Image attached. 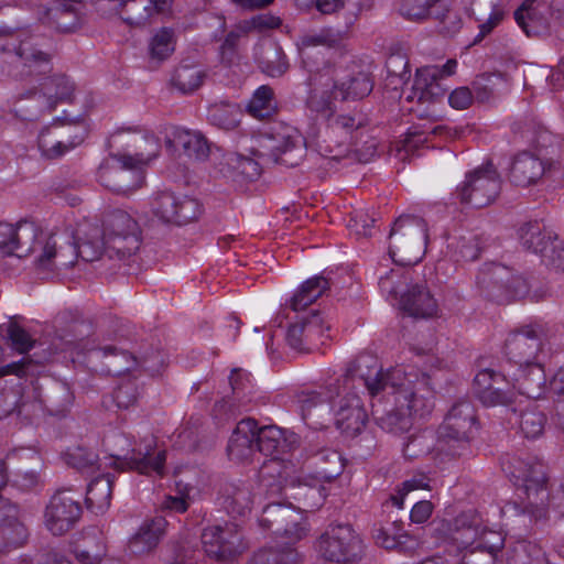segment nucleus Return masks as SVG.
<instances>
[{
  "label": "nucleus",
  "mask_w": 564,
  "mask_h": 564,
  "mask_svg": "<svg viewBox=\"0 0 564 564\" xmlns=\"http://www.w3.org/2000/svg\"><path fill=\"white\" fill-rule=\"evenodd\" d=\"M392 398L393 408L379 415L372 411L377 424L386 432L401 435L409 432L414 417H423L434 408V390L426 373L414 375L402 387L382 395Z\"/></svg>",
  "instance_id": "f257e3e1"
},
{
  "label": "nucleus",
  "mask_w": 564,
  "mask_h": 564,
  "mask_svg": "<svg viewBox=\"0 0 564 564\" xmlns=\"http://www.w3.org/2000/svg\"><path fill=\"white\" fill-rule=\"evenodd\" d=\"M502 467L516 487L517 500L509 506L535 520L544 518L550 499L546 467L532 456H508Z\"/></svg>",
  "instance_id": "f03ea898"
},
{
  "label": "nucleus",
  "mask_w": 564,
  "mask_h": 564,
  "mask_svg": "<svg viewBox=\"0 0 564 564\" xmlns=\"http://www.w3.org/2000/svg\"><path fill=\"white\" fill-rule=\"evenodd\" d=\"M305 141L301 133L293 128H284L281 132L268 137L262 148L268 152L253 150L254 158L235 155L230 165L245 180H257L262 171V163L272 160L288 167L297 166L304 158Z\"/></svg>",
  "instance_id": "7ed1b4c3"
},
{
  "label": "nucleus",
  "mask_w": 564,
  "mask_h": 564,
  "mask_svg": "<svg viewBox=\"0 0 564 564\" xmlns=\"http://www.w3.org/2000/svg\"><path fill=\"white\" fill-rule=\"evenodd\" d=\"M477 425L474 404L466 399L457 400L447 411L437 429L435 451L442 460L459 458L469 452Z\"/></svg>",
  "instance_id": "20e7f679"
},
{
  "label": "nucleus",
  "mask_w": 564,
  "mask_h": 564,
  "mask_svg": "<svg viewBox=\"0 0 564 564\" xmlns=\"http://www.w3.org/2000/svg\"><path fill=\"white\" fill-rule=\"evenodd\" d=\"M138 143H147V152L130 155L113 154L112 163H107L99 170V182L102 186L118 194H128L140 188L144 181L143 166L159 155L160 143L152 137H139Z\"/></svg>",
  "instance_id": "39448f33"
},
{
  "label": "nucleus",
  "mask_w": 564,
  "mask_h": 564,
  "mask_svg": "<svg viewBox=\"0 0 564 564\" xmlns=\"http://www.w3.org/2000/svg\"><path fill=\"white\" fill-rule=\"evenodd\" d=\"M422 372H405L402 368L383 369L376 356L364 352L360 354L347 368L346 375L340 379V386L344 391L348 389L349 381H359L372 398L383 395L390 391H395L402 387L404 381L413 379L414 375Z\"/></svg>",
  "instance_id": "423d86ee"
},
{
  "label": "nucleus",
  "mask_w": 564,
  "mask_h": 564,
  "mask_svg": "<svg viewBox=\"0 0 564 564\" xmlns=\"http://www.w3.org/2000/svg\"><path fill=\"white\" fill-rule=\"evenodd\" d=\"M427 238V224L423 218L402 215L390 230L389 254L397 264H416L425 254Z\"/></svg>",
  "instance_id": "0eeeda50"
},
{
  "label": "nucleus",
  "mask_w": 564,
  "mask_h": 564,
  "mask_svg": "<svg viewBox=\"0 0 564 564\" xmlns=\"http://www.w3.org/2000/svg\"><path fill=\"white\" fill-rule=\"evenodd\" d=\"M52 43L47 51L37 50V110L50 115L58 105L73 102L75 84L63 73L53 72L51 59L55 53Z\"/></svg>",
  "instance_id": "6e6552de"
},
{
  "label": "nucleus",
  "mask_w": 564,
  "mask_h": 564,
  "mask_svg": "<svg viewBox=\"0 0 564 564\" xmlns=\"http://www.w3.org/2000/svg\"><path fill=\"white\" fill-rule=\"evenodd\" d=\"M102 237L107 243L109 259L128 261L140 248L138 223L124 210L107 213L102 220Z\"/></svg>",
  "instance_id": "1a4fd4ad"
},
{
  "label": "nucleus",
  "mask_w": 564,
  "mask_h": 564,
  "mask_svg": "<svg viewBox=\"0 0 564 564\" xmlns=\"http://www.w3.org/2000/svg\"><path fill=\"white\" fill-rule=\"evenodd\" d=\"M74 264L75 249L67 235L48 232L37 237V280L53 281Z\"/></svg>",
  "instance_id": "9d476101"
},
{
  "label": "nucleus",
  "mask_w": 564,
  "mask_h": 564,
  "mask_svg": "<svg viewBox=\"0 0 564 564\" xmlns=\"http://www.w3.org/2000/svg\"><path fill=\"white\" fill-rule=\"evenodd\" d=\"M323 558L337 564H352L364 555V542L350 524L330 527L317 541Z\"/></svg>",
  "instance_id": "9b49d317"
},
{
  "label": "nucleus",
  "mask_w": 564,
  "mask_h": 564,
  "mask_svg": "<svg viewBox=\"0 0 564 564\" xmlns=\"http://www.w3.org/2000/svg\"><path fill=\"white\" fill-rule=\"evenodd\" d=\"M500 189V175L492 163L488 162L466 174L456 188V195L460 203L482 208L497 198Z\"/></svg>",
  "instance_id": "f8f14e48"
},
{
  "label": "nucleus",
  "mask_w": 564,
  "mask_h": 564,
  "mask_svg": "<svg viewBox=\"0 0 564 564\" xmlns=\"http://www.w3.org/2000/svg\"><path fill=\"white\" fill-rule=\"evenodd\" d=\"M79 0H37V35L53 40L54 33L78 30L82 15L72 4Z\"/></svg>",
  "instance_id": "ddd939ff"
},
{
  "label": "nucleus",
  "mask_w": 564,
  "mask_h": 564,
  "mask_svg": "<svg viewBox=\"0 0 564 564\" xmlns=\"http://www.w3.org/2000/svg\"><path fill=\"white\" fill-rule=\"evenodd\" d=\"M478 284L486 296L498 303L524 299L529 294V283L521 275H514L501 264H490L478 276Z\"/></svg>",
  "instance_id": "4468645a"
},
{
  "label": "nucleus",
  "mask_w": 564,
  "mask_h": 564,
  "mask_svg": "<svg viewBox=\"0 0 564 564\" xmlns=\"http://www.w3.org/2000/svg\"><path fill=\"white\" fill-rule=\"evenodd\" d=\"M259 524L264 531L286 538L289 542L296 543L306 534L304 516L292 505L269 503L259 518Z\"/></svg>",
  "instance_id": "2eb2a0df"
},
{
  "label": "nucleus",
  "mask_w": 564,
  "mask_h": 564,
  "mask_svg": "<svg viewBox=\"0 0 564 564\" xmlns=\"http://www.w3.org/2000/svg\"><path fill=\"white\" fill-rule=\"evenodd\" d=\"M82 513V506L70 495V491L58 490L52 496L45 508L43 523L53 535L61 536L76 525Z\"/></svg>",
  "instance_id": "dca6fc26"
},
{
  "label": "nucleus",
  "mask_w": 564,
  "mask_h": 564,
  "mask_svg": "<svg viewBox=\"0 0 564 564\" xmlns=\"http://www.w3.org/2000/svg\"><path fill=\"white\" fill-rule=\"evenodd\" d=\"M152 210L163 223L183 226L199 217L202 205L187 195L161 192L152 200Z\"/></svg>",
  "instance_id": "f3484780"
},
{
  "label": "nucleus",
  "mask_w": 564,
  "mask_h": 564,
  "mask_svg": "<svg viewBox=\"0 0 564 564\" xmlns=\"http://www.w3.org/2000/svg\"><path fill=\"white\" fill-rule=\"evenodd\" d=\"M340 379L316 390H303L295 395V402L301 412L303 421L307 425H322L324 414L333 410L336 399L340 395Z\"/></svg>",
  "instance_id": "a211bd4d"
},
{
  "label": "nucleus",
  "mask_w": 564,
  "mask_h": 564,
  "mask_svg": "<svg viewBox=\"0 0 564 564\" xmlns=\"http://www.w3.org/2000/svg\"><path fill=\"white\" fill-rule=\"evenodd\" d=\"M200 539L206 554L217 560L232 558L246 547L236 523L208 527L203 530Z\"/></svg>",
  "instance_id": "6ab92c4d"
},
{
  "label": "nucleus",
  "mask_w": 564,
  "mask_h": 564,
  "mask_svg": "<svg viewBox=\"0 0 564 564\" xmlns=\"http://www.w3.org/2000/svg\"><path fill=\"white\" fill-rule=\"evenodd\" d=\"M514 20L528 36L550 35L557 24L564 25L551 17L550 3L544 0H524L514 11Z\"/></svg>",
  "instance_id": "aec40b11"
},
{
  "label": "nucleus",
  "mask_w": 564,
  "mask_h": 564,
  "mask_svg": "<svg viewBox=\"0 0 564 564\" xmlns=\"http://www.w3.org/2000/svg\"><path fill=\"white\" fill-rule=\"evenodd\" d=\"M164 141L171 153L191 160L205 161L210 153V143L200 131L171 127L166 129Z\"/></svg>",
  "instance_id": "412c9836"
},
{
  "label": "nucleus",
  "mask_w": 564,
  "mask_h": 564,
  "mask_svg": "<svg viewBox=\"0 0 564 564\" xmlns=\"http://www.w3.org/2000/svg\"><path fill=\"white\" fill-rule=\"evenodd\" d=\"M254 436L257 451L265 456L272 457L261 469L262 480L276 471L279 480L275 491L279 492L281 490L282 480H285L288 476L286 473H282L280 462L281 448L285 442L283 431L274 425L262 426L260 429L256 425Z\"/></svg>",
  "instance_id": "4be33fe9"
},
{
  "label": "nucleus",
  "mask_w": 564,
  "mask_h": 564,
  "mask_svg": "<svg viewBox=\"0 0 564 564\" xmlns=\"http://www.w3.org/2000/svg\"><path fill=\"white\" fill-rule=\"evenodd\" d=\"M474 392L485 406L510 405L514 397L506 377L491 369H484L476 375Z\"/></svg>",
  "instance_id": "5701e85b"
},
{
  "label": "nucleus",
  "mask_w": 564,
  "mask_h": 564,
  "mask_svg": "<svg viewBox=\"0 0 564 564\" xmlns=\"http://www.w3.org/2000/svg\"><path fill=\"white\" fill-rule=\"evenodd\" d=\"M306 451L305 466L315 481L330 482L341 475L345 465L341 455L337 451L318 447L314 444H310Z\"/></svg>",
  "instance_id": "b1692460"
},
{
  "label": "nucleus",
  "mask_w": 564,
  "mask_h": 564,
  "mask_svg": "<svg viewBox=\"0 0 564 564\" xmlns=\"http://www.w3.org/2000/svg\"><path fill=\"white\" fill-rule=\"evenodd\" d=\"M343 391L340 389L332 411L335 412L338 429L348 436H356L364 430L368 415L356 393L346 392L343 395Z\"/></svg>",
  "instance_id": "393cba45"
},
{
  "label": "nucleus",
  "mask_w": 564,
  "mask_h": 564,
  "mask_svg": "<svg viewBox=\"0 0 564 564\" xmlns=\"http://www.w3.org/2000/svg\"><path fill=\"white\" fill-rule=\"evenodd\" d=\"M505 347L509 359L522 367L536 359L542 348V334L531 326H524L509 334Z\"/></svg>",
  "instance_id": "a878e982"
},
{
  "label": "nucleus",
  "mask_w": 564,
  "mask_h": 564,
  "mask_svg": "<svg viewBox=\"0 0 564 564\" xmlns=\"http://www.w3.org/2000/svg\"><path fill=\"white\" fill-rule=\"evenodd\" d=\"M95 360H100L102 367L100 372L120 376L124 372L131 371L135 367H141L144 371L153 372L154 369L147 365L144 358L138 359L124 349H119L116 346H105L95 350L91 355Z\"/></svg>",
  "instance_id": "bb28decb"
},
{
  "label": "nucleus",
  "mask_w": 564,
  "mask_h": 564,
  "mask_svg": "<svg viewBox=\"0 0 564 564\" xmlns=\"http://www.w3.org/2000/svg\"><path fill=\"white\" fill-rule=\"evenodd\" d=\"M505 540L501 532L482 529L478 543L462 552L459 564H496Z\"/></svg>",
  "instance_id": "cd10ccee"
},
{
  "label": "nucleus",
  "mask_w": 564,
  "mask_h": 564,
  "mask_svg": "<svg viewBox=\"0 0 564 564\" xmlns=\"http://www.w3.org/2000/svg\"><path fill=\"white\" fill-rule=\"evenodd\" d=\"M440 70L435 67H422L416 70L415 79L410 94L405 99L410 102L416 100L419 104H433L446 94L442 79L437 78Z\"/></svg>",
  "instance_id": "c85d7f7f"
},
{
  "label": "nucleus",
  "mask_w": 564,
  "mask_h": 564,
  "mask_svg": "<svg viewBox=\"0 0 564 564\" xmlns=\"http://www.w3.org/2000/svg\"><path fill=\"white\" fill-rule=\"evenodd\" d=\"M18 36L20 42L15 47V55L11 56V61L2 62L1 70L8 76L22 79L33 73L35 42L33 35L25 31H21Z\"/></svg>",
  "instance_id": "c756f323"
},
{
  "label": "nucleus",
  "mask_w": 564,
  "mask_h": 564,
  "mask_svg": "<svg viewBox=\"0 0 564 564\" xmlns=\"http://www.w3.org/2000/svg\"><path fill=\"white\" fill-rule=\"evenodd\" d=\"M254 427L253 419L241 420L237 424L227 446V454L231 460L243 463L256 453Z\"/></svg>",
  "instance_id": "7c9ffc66"
},
{
  "label": "nucleus",
  "mask_w": 564,
  "mask_h": 564,
  "mask_svg": "<svg viewBox=\"0 0 564 564\" xmlns=\"http://www.w3.org/2000/svg\"><path fill=\"white\" fill-rule=\"evenodd\" d=\"M545 172L544 162L536 155L524 151L514 158L509 180L516 186L528 187L541 180Z\"/></svg>",
  "instance_id": "2f4dec72"
},
{
  "label": "nucleus",
  "mask_w": 564,
  "mask_h": 564,
  "mask_svg": "<svg viewBox=\"0 0 564 564\" xmlns=\"http://www.w3.org/2000/svg\"><path fill=\"white\" fill-rule=\"evenodd\" d=\"M510 411L509 422L518 425L524 437L538 438L542 435L546 416L536 404L528 402L524 406L520 409L512 408Z\"/></svg>",
  "instance_id": "473e14b6"
},
{
  "label": "nucleus",
  "mask_w": 564,
  "mask_h": 564,
  "mask_svg": "<svg viewBox=\"0 0 564 564\" xmlns=\"http://www.w3.org/2000/svg\"><path fill=\"white\" fill-rule=\"evenodd\" d=\"M167 522L163 517L145 521L130 539L129 549L135 555H142L155 549L162 539Z\"/></svg>",
  "instance_id": "72a5a7b5"
},
{
  "label": "nucleus",
  "mask_w": 564,
  "mask_h": 564,
  "mask_svg": "<svg viewBox=\"0 0 564 564\" xmlns=\"http://www.w3.org/2000/svg\"><path fill=\"white\" fill-rule=\"evenodd\" d=\"M219 495L223 507L234 518L245 517L251 510V491L245 482H225Z\"/></svg>",
  "instance_id": "f704fd0d"
},
{
  "label": "nucleus",
  "mask_w": 564,
  "mask_h": 564,
  "mask_svg": "<svg viewBox=\"0 0 564 564\" xmlns=\"http://www.w3.org/2000/svg\"><path fill=\"white\" fill-rule=\"evenodd\" d=\"M373 88V80L370 73L366 70H352L346 79L334 85L333 95L335 99L357 100L368 96Z\"/></svg>",
  "instance_id": "c9c22d12"
},
{
  "label": "nucleus",
  "mask_w": 564,
  "mask_h": 564,
  "mask_svg": "<svg viewBox=\"0 0 564 564\" xmlns=\"http://www.w3.org/2000/svg\"><path fill=\"white\" fill-rule=\"evenodd\" d=\"M401 307L413 317L429 318L437 311V303L423 285H413L401 296Z\"/></svg>",
  "instance_id": "e433bc0d"
},
{
  "label": "nucleus",
  "mask_w": 564,
  "mask_h": 564,
  "mask_svg": "<svg viewBox=\"0 0 564 564\" xmlns=\"http://www.w3.org/2000/svg\"><path fill=\"white\" fill-rule=\"evenodd\" d=\"M514 387L520 394L528 399H539L543 395L546 387V376L539 362H529L520 367V372L514 379Z\"/></svg>",
  "instance_id": "4c0bfd02"
},
{
  "label": "nucleus",
  "mask_w": 564,
  "mask_h": 564,
  "mask_svg": "<svg viewBox=\"0 0 564 564\" xmlns=\"http://www.w3.org/2000/svg\"><path fill=\"white\" fill-rule=\"evenodd\" d=\"M165 459V452L154 449L152 444L145 445L144 448H134L131 454L126 457L127 465L130 469L145 475L155 473L159 476L164 474Z\"/></svg>",
  "instance_id": "58836bf2"
},
{
  "label": "nucleus",
  "mask_w": 564,
  "mask_h": 564,
  "mask_svg": "<svg viewBox=\"0 0 564 564\" xmlns=\"http://www.w3.org/2000/svg\"><path fill=\"white\" fill-rule=\"evenodd\" d=\"M74 127L77 130L74 137L68 138L67 140L62 139L53 144H50L45 139V135L51 130V127L42 128L37 140V149L41 151L42 156L50 161L56 160L82 144L87 135L86 126L76 123Z\"/></svg>",
  "instance_id": "ea45409f"
},
{
  "label": "nucleus",
  "mask_w": 564,
  "mask_h": 564,
  "mask_svg": "<svg viewBox=\"0 0 564 564\" xmlns=\"http://www.w3.org/2000/svg\"><path fill=\"white\" fill-rule=\"evenodd\" d=\"M294 542L265 545L257 550L248 564H300L302 556L293 546Z\"/></svg>",
  "instance_id": "a19ab883"
},
{
  "label": "nucleus",
  "mask_w": 564,
  "mask_h": 564,
  "mask_svg": "<svg viewBox=\"0 0 564 564\" xmlns=\"http://www.w3.org/2000/svg\"><path fill=\"white\" fill-rule=\"evenodd\" d=\"M343 43V34L330 28H323L318 31L304 34L299 43V50L303 63L313 70V65H310L306 59L311 57V48L315 46H325L328 48L339 47Z\"/></svg>",
  "instance_id": "79ce46f5"
},
{
  "label": "nucleus",
  "mask_w": 564,
  "mask_h": 564,
  "mask_svg": "<svg viewBox=\"0 0 564 564\" xmlns=\"http://www.w3.org/2000/svg\"><path fill=\"white\" fill-rule=\"evenodd\" d=\"M442 529L448 532L447 539L460 550V553L476 545L481 534V530L469 523L465 516L455 518L453 522L442 523Z\"/></svg>",
  "instance_id": "37998d69"
},
{
  "label": "nucleus",
  "mask_w": 564,
  "mask_h": 564,
  "mask_svg": "<svg viewBox=\"0 0 564 564\" xmlns=\"http://www.w3.org/2000/svg\"><path fill=\"white\" fill-rule=\"evenodd\" d=\"M113 474H106L95 478L87 488L86 506L94 512H104L110 506L112 496Z\"/></svg>",
  "instance_id": "c03bdc74"
},
{
  "label": "nucleus",
  "mask_w": 564,
  "mask_h": 564,
  "mask_svg": "<svg viewBox=\"0 0 564 564\" xmlns=\"http://www.w3.org/2000/svg\"><path fill=\"white\" fill-rule=\"evenodd\" d=\"M518 234L523 248L541 256L547 251L552 240H557L556 236H553L551 231H545L538 221L523 224Z\"/></svg>",
  "instance_id": "a18cd8bd"
},
{
  "label": "nucleus",
  "mask_w": 564,
  "mask_h": 564,
  "mask_svg": "<svg viewBox=\"0 0 564 564\" xmlns=\"http://www.w3.org/2000/svg\"><path fill=\"white\" fill-rule=\"evenodd\" d=\"M330 286L329 280L323 275L313 276L301 284L290 300L293 311L306 308L321 297Z\"/></svg>",
  "instance_id": "49530a36"
},
{
  "label": "nucleus",
  "mask_w": 564,
  "mask_h": 564,
  "mask_svg": "<svg viewBox=\"0 0 564 564\" xmlns=\"http://www.w3.org/2000/svg\"><path fill=\"white\" fill-rule=\"evenodd\" d=\"M330 286L329 280L323 275L313 276L301 284L290 300L293 311L306 308L321 297Z\"/></svg>",
  "instance_id": "de8ad7c7"
},
{
  "label": "nucleus",
  "mask_w": 564,
  "mask_h": 564,
  "mask_svg": "<svg viewBox=\"0 0 564 564\" xmlns=\"http://www.w3.org/2000/svg\"><path fill=\"white\" fill-rule=\"evenodd\" d=\"M330 286L329 280L323 275L313 276L301 284L290 300L293 311L306 308L321 297Z\"/></svg>",
  "instance_id": "09e8293b"
},
{
  "label": "nucleus",
  "mask_w": 564,
  "mask_h": 564,
  "mask_svg": "<svg viewBox=\"0 0 564 564\" xmlns=\"http://www.w3.org/2000/svg\"><path fill=\"white\" fill-rule=\"evenodd\" d=\"M373 539L377 545L386 550L410 551L414 550L419 544L417 540L402 532L401 527L397 522H393L392 529L376 528L373 530Z\"/></svg>",
  "instance_id": "8fccbe9b"
},
{
  "label": "nucleus",
  "mask_w": 564,
  "mask_h": 564,
  "mask_svg": "<svg viewBox=\"0 0 564 564\" xmlns=\"http://www.w3.org/2000/svg\"><path fill=\"white\" fill-rule=\"evenodd\" d=\"M508 564H549L542 547L533 542L518 541L506 550Z\"/></svg>",
  "instance_id": "3c124183"
},
{
  "label": "nucleus",
  "mask_w": 564,
  "mask_h": 564,
  "mask_svg": "<svg viewBox=\"0 0 564 564\" xmlns=\"http://www.w3.org/2000/svg\"><path fill=\"white\" fill-rule=\"evenodd\" d=\"M508 85V79L502 73H484L471 83L473 94L478 102H487Z\"/></svg>",
  "instance_id": "603ef678"
},
{
  "label": "nucleus",
  "mask_w": 564,
  "mask_h": 564,
  "mask_svg": "<svg viewBox=\"0 0 564 564\" xmlns=\"http://www.w3.org/2000/svg\"><path fill=\"white\" fill-rule=\"evenodd\" d=\"M1 338L17 352L26 354L34 344L31 334L19 323L18 317H10L0 325Z\"/></svg>",
  "instance_id": "864d4df0"
},
{
  "label": "nucleus",
  "mask_w": 564,
  "mask_h": 564,
  "mask_svg": "<svg viewBox=\"0 0 564 564\" xmlns=\"http://www.w3.org/2000/svg\"><path fill=\"white\" fill-rule=\"evenodd\" d=\"M208 120L224 130H234L240 123L242 111L237 104L220 101L208 108Z\"/></svg>",
  "instance_id": "5fc2aeb1"
},
{
  "label": "nucleus",
  "mask_w": 564,
  "mask_h": 564,
  "mask_svg": "<svg viewBox=\"0 0 564 564\" xmlns=\"http://www.w3.org/2000/svg\"><path fill=\"white\" fill-rule=\"evenodd\" d=\"M80 240L78 243H72L75 249V261L77 258H82L86 262H93L100 259L104 253L108 257L107 243L97 226L91 227L89 235Z\"/></svg>",
  "instance_id": "6e6d98bb"
},
{
  "label": "nucleus",
  "mask_w": 564,
  "mask_h": 564,
  "mask_svg": "<svg viewBox=\"0 0 564 564\" xmlns=\"http://www.w3.org/2000/svg\"><path fill=\"white\" fill-rule=\"evenodd\" d=\"M153 6L151 0H123L119 14L131 26H144L153 15Z\"/></svg>",
  "instance_id": "4d7b16f0"
},
{
  "label": "nucleus",
  "mask_w": 564,
  "mask_h": 564,
  "mask_svg": "<svg viewBox=\"0 0 564 564\" xmlns=\"http://www.w3.org/2000/svg\"><path fill=\"white\" fill-rule=\"evenodd\" d=\"M452 0L440 2L438 8H435L431 15L438 22V32L444 36H454L463 28L462 14L452 8Z\"/></svg>",
  "instance_id": "13d9d810"
},
{
  "label": "nucleus",
  "mask_w": 564,
  "mask_h": 564,
  "mask_svg": "<svg viewBox=\"0 0 564 564\" xmlns=\"http://www.w3.org/2000/svg\"><path fill=\"white\" fill-rule=\"evenodd\" d=\"M206 74L194 65H180L173 73L171 85L182 94H191L198 89Z\"/></svg>",
  "instance_id": "bf43d9fd"
},
{
  "label": "nucleus",
  "mask_w": 564,
  "mask_h": 564,
  "mask_svg": "<svg viewBox=\"0 0 564 564\" xmlns=\"http://www.w3.org/2000/svg\"><path fill=\"white\" fill-rule=\"evenodd\" d=\"M247 110L259 120L271 118L278 110L273 89L265 85L259 87L249 101Z\"/></svg>",
  "instance_id": "052dcab7"
},
{
  "label": "nucleus",
  "mask_w": 564,
  "mask_h": 564,
  "mask_svg": "<svg viewBox=\"0 0 564 564\" xmlns=\"http://www.w3.org/2000/svg\"><path fill=\"white\" fill-rule=\"evenodd\" d=\"M367 118L361 112H352L348 115L333 113L328 120V128L333 133L343 132L346 137L364 135V128L367 126Z\"/></svg>",
  "instance_id": "680f3d73"
},
{
  "label": "nucleus",
  "mask_w": 564,
  "mask_h": 564,
  "mask_svg": "<svg viewBox=\"0 0 564 564\" xmlns=\"http://www.w3.org/2000/svg\"><path fill=\"white\" fill-rule=\"evenodd\" d=\"M104 554L101 533L91 529L85 533L83 545L75 549L76 558L83 564H95Z\"/></svg>",
  "instance_id": "e2e57ef3"
},
{
  "label": "nucleus",
  "mask_w": 564,
  "mask_h": 564,
  "mask_svg": "<svg viewBox=\"0 0 564 564\" xmlns=\"http://www.w3.org/2000/svg\"><path fill=\"white\" fill-rule=\"evenodd\" d=\"M28 538L29 532L19 518L0 525V552L23 545Z\"/></svg>",
  "instance_id": "0e129e2a"
},
{
  "label": "nucleus",
  "mask_w": 564,
  "mask_h": 564,
  "mask_svg": "<svg viewBox=\"0 0 564 564\" xmlns=\"http://www.w3.org/2000/svg\"><path fill=\"white\" fill-rule=\"evenodd\" d=\"M317 482L316 485L300 484L297 487L296 499L302 503L306 511H314L323 506L327 496L326 488Z\"/></svg>",
  "instance_id": "69168bd1"
},
{
  "label": "nucleus",
  "mask_w": 564,
  "mask_h": 564,
  "mask_svg": "<svg viewBox=\"0 0 564 564\" xmlns=\"http://www.w3.org/2000/svg\"><path fill=\"white\" fill-rule=\"evenodd\" d=\"M141 388L135 379L126 378L116 387L112 399L119 409H129L137 404Z\"/></svg>",
  "instance_id": "338daca9"
},
{
  "label": "nucleus",
  "mask_w": 564,
  "mask_h": 564,
  "mask_svg": "<svg viewBox=\"0 0 564 564\" xmlns=\"http://www.w3.org/2000/svg\"><path fill=\"white\" fill-rule=\"evenodd\" d=\"M149 47L152 59L164 61L175 50L173 30L162 28L151 39Z\"/></svg>",
  "instance_id": "774afa93"
}]
</instances>
